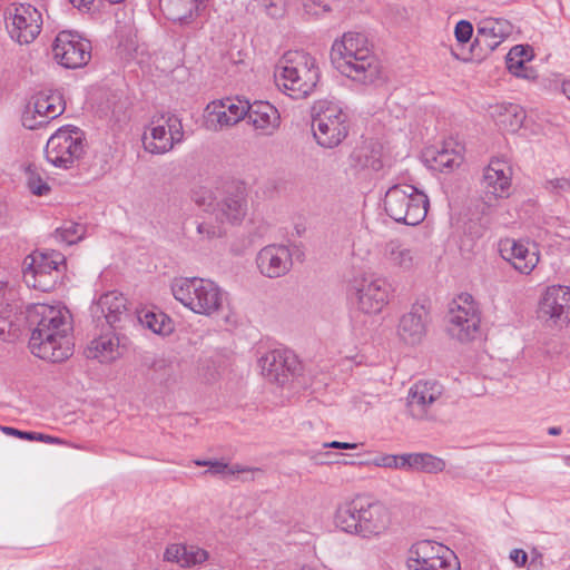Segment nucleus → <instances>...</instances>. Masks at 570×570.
<instances>
[{
	"mask_svg": "<svg viewBox=\"0 0 570 570\" xmlns=\"http://www.w3.org/2000/svg\"><path fill=\"white\" fill-rule=\"evenodd\" d=\"M26 320L31 331L29 348L42 360L58 363L72 355L71 315L68 309L47 304L27 307Z\"/></svg>",
	"mask_w": 570,
	"mask_h": 570,
	"instance_id": "nucleus-1",
	"label": "nucleus"
},
{
	"mask_svg": "<svg viewBox=\"0 0 570 570\" xmlns=\"http://www.w3.org/2000/svg\"><path fill=\"white\" fill-rule=\"evenodd\" d=\"M331 61L342 75L363 85L374 83L382 77V65L361 32H345L341 40H335Z\"/></svg>",
	"mask_w": 570,
	"mask_h": 570,
	"instance_id": "nucleus-2",
	"label": "nucleus"
},
{
	"mask_svg": "<svg viewBox=\"0 0 570 570\" xmlns=\"http://www.w3.org/2000/svg\"><path fill=\"white\" fill-rule=\"evenodd\" d=\"M276 85L294 99L309 96L320 81L316 59L305 51L286 52L277 66Z\"/></svg>",
	"mask_w": 570,
	"mask_h": 570,
	"instance_id": "nucleus-3",
	"label": "nucleus"
},
{
	"mask_svg": "<svg viewBox=\"0 0 570 570\" xmlns=\"http://www.w3.org/2000/svg\"><path fill=\"white\" fill-rule=\"evenodd\" d=\"M174 297L196 314L212 316L223 309L226 293L213 281L199 277L175 278Z\"/></svg>",
	"mask_w": 570,
	"mask_h": 570,
	"instance_id": "nucleus-4",
	"label": "nucleus"
},
{
	"mask_svg": "<svg viewBox=\"0 0 570 570\" xmlns=\"http://www.w3.org/2000/svg\"><path fill=\"white\" fill-rule=\"evenodd\" d=\"M429 198L413 185H394L384 197V209L396 223L416 226L426 217Z\"/></svg>",
	"mask_w": 570,
	"mask_h": 570,
	"instance_id": "nucleus-5",
	"label": "nucleus"
},
{
	"mask_svg": "<svg viewBox=\"0 0 570 570\" xmlns=\"http://www.w3.org/2000/svg\"><path fill=\"white\" fill-rule=\"evenodd\" d=\"M312 129L320 146L334 148L348 134V115L333 101L318 100L312 108Z\"/></svg>",
	"mask_w": 570,
	"mask_h": 570,
	"instance_id": "nucleus-6",
	"label": "nucleus"
},
{
	"mask_svg": "<svg viewBox=\"0 0 570 570\" xmlns=\"http://www.w3.org/2000/svg\"><path fill=\"white\" fill-rule=\"evenodd\" d=\"M66 269V257L57 250H36L24 259L23 279L42 292L55 289Z\"/></svg>",
	"mask_w": 570,
	"mask_h": 570,
	"instance_id": "nucleus-7",
	"label": "nucleus"
},
{
	"mask_svg": "<svg viewBox=\"0 0 570 570\" xmlns=\"http://www.w3.org/2000/svg\"><path fill=\"white\" fill-rule=\"evenodd\" d=\"M85 154L83 131L75 126L59 128L47 141L45 155L56 167L68 169Z\"/></svg>",
	"mask_w": 570,
	"mask_h": 570,
	"instance_id": "nucleus-8",
	"label": "nucleus"
},
{
	"mask_svg": "<svg viewBox=\"0 0 570 570\" xmlns=\"http://www.w3.org/2000/svg\"><path fill=\"white\" fill-rule=\"evenodd\" d=\"M481 313L469 294H462L450 305L448 331L460 342H469L480 335Z\"/></svg>",
	"mask_w": 570,
	"mask_h": 570,
	"instance_id": "nucleus-9",
	"label": "nucleus"
},
{
	"mask_svg": "<svg viewBox=\"0 0 570 570\" xmlns=\"http://www.w3.org/2000/svg\"><path fill=\"white\" fill-rule=\"evenodd\" d=\"M538 318L549 327H563L570 322V287H547L538 305Z\"/></svg>",
	"mask_w": 570,
	"mask_h": 570,
	"instance_id": "nucleus-10",
	"label": "nucleus"
},
{
	"mask_svg": "<svg viewBox=\"0 0 570 570\" xmlns=\"http://www.w3.org/2000/svg\"><path fill=\"white\" fill-rule=\"evenodd\" d=\"M353 288L357 307L366 314L380 313L393 293L386 278L372 275L355 279Z\"/></svg>",
	"mask_w": 570,
	"mask_h": 570,
	"instance_id": "nucleus-11",
	"label": "nucleus"
},
{
	"mask_svg": "<svg viewBox=\"0 0 570 570\" xmlns=\"http://www.w3.org/2000/svg\"><path fill=\"white\" fill-rule=\"evenodd\" d=\"M52 51L59 65L68 69H76L90 61L91 43L78 33L61 31L55 39Z\"/></svg>",
	"mask_w": 570,
	"mask_h": 570,
	"instance_id": "nucleus-12",
	"label": "nucleus"
},
{
	"mask_svg": "<svg viewBox=\"0 0 570 570\" xmlns=\"http://www.w3.org/2000/svg\"><path fill=\"white\" fill-rule=\"evenodd\" d=\"M443 394V386L436 381H419L409 391L407 411L415 420L433 421L438 414L434 409Z\"/></svg>",
	"mask_w": 570,
	"mask_h": 570,
	"instance_id": "nucleus-13",
	"label": "nucleus"
},
{
	"mask_svg": "<svg viewBox=\"0 0 570 570\" xmlns=\"http://www.w3.org/2000/svg\"><path fill=\"white\" fill-rule=\"evenodd\" d=\"M262 374L271 382L284 385L301 370L296 355L285 348H275L259 358Z\"/></svg>",
	"mask_w": 570,
	"mask_h": 570,
	"instance_id": "nucleus-14",
	"label": "nucleus"
},
{
	"mask_svg": "<svg viewBox=\"0 0 570 570\" xmlns=\"http://www.w3.org/2000/svg\"><path fill=\"white\" fill-rule=\"evenodd\" d=\"M512 24L504 19L489 18L480 22L472 43V52L479 59L494 51L512 32Z\"/></svg>",
	"mask_w": 570,
	"mask_h": 570,
	"instance_id": "nucleus-15",
	"label": "nucleus"
},
{
	"mask_svg": "<svg viewBox=\"0 0 570 570\" xmlns=\"http://www.w3.org/2000/svg\"><path fill=\"white\" fill-rule=\"evenodd\" d=\"M452 557V551L445 546L430 540L419 541L409 549L406 558L407 570H435Z\"/></svg>",
	"mask_w": 570,
	"mask_h": 570,
	"instance_id": "nucleus-16",
	"label": "nucleus"
},
{
	"mask_svg": "<svg viewBox=\"0 0 570 570\" xmlns=\"http://www.w3.org/2000/svg\"><path fill=\"white\" fill-rule=\"evenodd\" d=\"M65 111L62 96L58 91H40L33 97V111H26L22 125L28 129H37L59 117Z\"/></svg>",
	"mask_w": 570,
	"mask_h": 570,
	"instance_id": "nucleus-17",
	"label": "nucleus"
},
{
	"mask_svg": "<svg viewBox=\"0 0 570 570\" xmlns=\"http://www.w3.org/2000/svg\"><path fill=\"white\" fill-rule=\"evenodd\" d=\"M41 13L31 4H20L7 22V30L14 41L20 45L32 42L41 31Z\"/></svg>",
	"mask_w": 570,
	"mask_h": 570,
	"instance_id": "nucleus-18",
	"label": "nucleus"
},
{
	"mask_svg": "<svg viewBox=\"0 0 570 570\" xmlns=\"http://www.w3.org/2000/svg\"><path fill=\"white\" fill-rule=\"evenodd\" d=\"M511 188V168L503 159H491L484 169L481 179V189L485 204H491L498 198H505L510 194Z\"/></svg>",
	"mask_w": 570,
	"mask_h": 570,
	"instance_id": "nucleus-19",
	"label": "nucleus"
},
{
	"mask_svg": "<svg viewBox=\"0 0 570 570\" xmlns=\"http://www.w3.org/2000/svg\"><path fill=\"white\" fill-rule=\"evenodd\" d=\"M92 316L104 317L106 323L115 331L121 330L132 322L127 307V298L116 291L102 294L90 308Z\"/></svg>",
	"mask_w": 570,
	"mask_h": 570,
	"instance_id": "nucleus-20",
	"label": "nucleus"
},
{
	"mask_svg": "<svg viewBox=\"0 0 570 570\" xmlns=\"http://www.w3.org/2000/svg\"><path fill=\"white\" fill-rule=\"evenodd\" d=\"M248 101L239 98H226L212 101L206 107V124L209 129L218 130L224 126H233L246 116Z\"/></svg>",
	"mask_w": 570,
	"mask_h": 570,
	"instance_id": "nucleus-21",
	"label": "nucleus"
},
{
	"mask_svg": "<svg viewBox=\"0 0 570 570\" xmlns=\"http://www.w3.org/2000/svg\"><path fill=\"white\" fill-rule=\"evenodd\" d=\"M431 321L430 312L424 304L415 303L404 313L397 324V335L409 345H417L425 337Z\"/></svg>",
	"mask_w": 570,
	"mask_h": 570,
	"instance_id": "nucleus-22",
	"label": "nucleus"
},
{
	"mask_svg": "<svg viewBox=\"0 0 570 570\" xmlns=\"http://www.w3.org/2000/svg\"><path fill=\"white\" fill-rule=\"evenodd\" d=\"M360 510L362 511L361 515H363L360 524L362 538L380 535L389 528L391 513L383 502L362 495Z\"/></svg>",
	"mask_w": 570,
	"mask_h": 570,
	"instance_id": "nucleus-23",
	"label": "nucleus"
},
{
	"mask_svg": "<svg viewBox=\"0 0 570 570\" xmlns=\"http://www.w3.org/2000/svg\"><path fill=\"white\" fill-rule=\"evenodd\" d=\"M256 264L264 276L269 278L281 277L292 268V253L286 246L268 245L258 252Z\"/></svg>",
	"mask_w": 570,
	"mask_h": 570,
	"instance_id": "nucleus-24",
	"label": "nucleus"
},
{
	"mask_svg": "<svg viewBox=\"0 0 570 570\" xmlns=\"http://www.w3.org/2000/svg\"><path fill=\"white\" fill-rule=\"evenodd\" d=\"M214 210L217 219L222 222L227 220L233 224L240 222L247 212L245 188L239 185L230 186Z\"/></svg>",
	"mask_w": 570,
	"mask_h": 570,
	"instance_id": "nucleus-25",
	"label": "nucleus"
},
{
	"mask_svg": "<svg viewBox=\"0 0 570 570\" xmlns=\"http://www.w3.org/2000/svg\"><path fill=\"white\" fill-rule=\"evenodd\" d=\"M163 558L183 569H190L204 564L209 559V552L195 544L171 543L166 547Z\"/></svg>",
	"mask_w": 570,
	"mask_h": 570,
	"instance_id": "nucleus-26",
	"label": "nucleus"
},
{
	"mask_svg": "<svg viewBox=\"0 0 570 570\" xmlns=\"http://www.w3.org/2000/svg\"><path fill=\"white\" fill-rule=\"evenodd\" d=\"M255 129L264 134H272L279 126V114L277 109L267 101L248 102L246 116Z\"/></svg>",
	"mask_w": 570,
	"mask_h": 570,
	"instance_id": "nucleus-27",
	"label": "nucleus"
},
{
	"mask_svg": "<svg viewBox=\"0 0 570 570\" xmlns=\"http://www.w3.org/2000/svg\"><path fill=\"white\" fill-rule=\"evenodd\" d=\"M208 0H159L164 16L171 21L188 22L206 8Z\"/></svg>",
	"mask_w": 570,
	"mask_h": 570,
	"instance_id": "nucleus-28",
	"label": "nucleus"
},
{
	"mask_svg": "<svg viewBox=\"0 0 570 570\" xmlns=\"http://www.w3.org/2000/svg\"><path fill=\"white\" fill-rule=\"evenodd\" d=\"M362 503V495L355 497L353 500L341 504L335 513V523L344 532L362 537L360 530L362 511L360 504Z\"/></svg>",
	"mask_w": 570,
	"mask_h": 570,
	"instance_id": "nucleus-29",
	"label": "nucleus"
},
{
	"mask_svg": "<svg viewBox=\"0 0 570 570\" xmlns=\"http://www.w3.org/2000/svg\"><path fill=\"white\" fill-rule=\"evenodd\" d=\"M532 58V50L529 46H514L505 57V65L510 73L515 77L534 80L538 75L532 67L525 66V62Z\"/></svg>",
	"mask_w": 570,
	"mask_h": 570,
	"instance_id": "nucleus-30",
	"label": "nucleus"
},
{
	"mask_svg": "<svg viewBox=\"0 0 570 570\" xmlns=\"http://www.w3.org/2000/svg\"><path fill=\"white\" fill-rule=\"evenodd\" d=\"M120 337L116 334H105L92 340L86 350L88 358H96L101 363L116 360L119 355Z\"/></svg>",
	"mask_w": 570,
	"mask_h": 570,
	"instance_id": "nucleus-31",
	"label": "nucleus"
},
{
	"mask_svg": "<svg viewBox=\"0 0 570 570\" xmlns=\"http://www.w3.org/2000/svg\"><path fill=\"white\" fill-rule=\"evenodd\" d=\"M383 256L393 267L411 269L416 262V253L406 244L392 239L384 245Z\"/></svg>",
	"mask_w": 570,
	"mask_h": 570,
	"instance_id": "nucleus-32",
	"label": "nucleus"
},
{
	"mask_svg": "<svg viewBox=\"0 0 570 570\" xmlns=\"http://www.w3.org/2000/svg\"><path fill=\"white\" fill-rule=\"evenodd\" d=\"M142 144L145 150L150 154L160 155L173 149V142L170 141V137H168L166 126L160 116L153 118L150 132L144 134Z\"/></svg>",
	"mask_w": 570,
	"mask_h": 570,
	"instance_id": "nucleus-33",
	"label": "nucleus"
},
{
	"mask_svg": "<svg viewBox=\"0 0 570 570\" xmlns=\"http://www.w3.org/2000/svg\"><path fill=\"white\" fill-rule=\"evenodd\" d=\"M426 161L435 170H452L462 163L460 151L451 147V144H443L440 148L428 149L425 153Z\"/></svg>",
	"mask_w": 570,
	"mask_h": 570,
	"instance_id": "nucleus-34",
	"label": "nucleus"
},
{
	"mask_svg": "<svg viewBox=\"0 0 570 570\" xmlns=\"http://www.w3.org/2000/svg\"><path fill=\"white\" fill-rule=\"evenodd\" d=\"M381 156V146L379 144L368 142L353 150L351 161L360 168H368L379 171L383 168Z\"/></svg>",
	"mask_w": 570,
	"mask_h": 570,
	"instance_id": "nucleus-35",
	"label": "nucleus"
},
{
	"mask_svg": "<svg viewBox=\"0 0 570 570\" xmlns=\"http://www.w3.org/2000/svg\"><path fill=\"white\" fill-rule=\"evenodd\" d=\"M513 267L521 274H530L539 262V256L535 252H530L529 248L519 242H512L510 246V255L507 258Z\"/></svg>",
	"mask_w": 570,
	"mask_h": 570,
	"instance_id": "nucleus-36",
	"label": "nucleus"
},
{
	"mask_svg": "<svg viewBox=\"0 0 570 570\" xmlns=\"http://www.w3.org/2000/svg\"><path fill=\"white\" fill-rule=\"evenodd\" d=\"M525 117V110L521 106L508 104L500 107L497 122L502 129L515 132L522 127Z\"/></svg>",
	"mask_w": 570,
	"mask_h": 570,
	"instance_id": "nucleus-37",
	"label": "nucleus"
},
{
	"mask_svg": "<svg viewBox=\"0 0 570 570\" xmlns=\"http://www.w3.org/2000/svg\"><path fill=\"white\" fill-rule=\"evenodd\" d=\"M140 324L158 335H169L174 331V324L169 316L163 312L145 311L139 314Z\"/></svg>",
	"mask_w": 570,
	"mask_h": 570,
	"instance_id": "nucleus-38",
	"label": "nucleus"
},
{
	"mask_svg": "<svg viewBox=\"0 0 570 570\" xmlns=\"http://www.w3.org/2000/svg\"><path fill=\"white\" fill-rule=\"evenodd\" d=\"M195 464L198 466H208L204 474L222 475L224 478L234 476L236 473H245L258 471V469H249L239 464L228 465L223 461L196 460Z\"/></svg>",
	"mask_w": 570,
	"mask_h": 570,
	"instance_id": "nucleus-39",
	"label": "nucleus"
},
{
	"mask_svg": "<svg viewBox=\"0 0 570 570\" xmlns=\"http://www.w3.org/2000/svg\"><path fill=\"white\" fill-rule=\"evenodd\" d=\"M445 469V461L431 453H412L411 471L439 473Z\"/></svg>",
	"mask_w": 570,
	"mask_h": 570,
	"instance_id": "nucleus-40",
	"label": "nucleus"
},
{
	"mask_svg": "<svg viewBox=\"0 0 570 570\" xmlns=\"http://www.w3.org/2000/svg\"><path fill=\"white\" fill-rule=\"evenodd\" d=\"M85 233L86 228L83 225L69 220L56 229L53 237L59 243L73 245L82 239Z\"/></svg>",
	"mask_w": 570,
	"mask_h": 570,
	"instance_id": "nucleus-41",
	"label": "nucleus"
},
{
	"mask_svg": "<svg viewBox=\"0 0 570 570\" xmlns=\"http://www.w3.org/2000/svg\"><path fill=\"white\" fill-rule=\"evenodd\" d=\"M160 118L166 126L167 134L168 137H170L173 146L181 142L184 139V130L180 118L170 112L161 114Z\"/></svg>",
	"mask_w": 570,
	"mask_h": 570,
	"instance_id": "nucleus-42",
	"label": "nucleus"
},
{
	"mask_svg": "<svg viewBox=\"0 0 570 570\" xmlns=\"http://www.w3.org/2000/svg\"><path fill=\"white\" fill-rule=\"evenodd\" d=\"M26 175L28 187L33 195L45 196L49 193V185L41 178L35 165L27 166Z\"/></svg>",
	"mask_w": 570,
	"mask_h": 570,
	"instance_id": "nucleus-43",
	"label": "nucleus"
},
{
	"mask_svg": "<svg viewBox=\"0 0 570 570\" xmlns=\"http://www.w3.org/2000/svg\"><path fill=\"white\" fill-rule=\"evenodd\" d=\"M543 187L549 194L562 197L570 194V179L564 177L548 179Z\"/></svg>",
	"mask_w": 570,
	"mask_h": 570,
	"instance_id": "nucleus-44",
	"label": "nucleus"
},
{
	"mask_svg": "<svg viewBox=\"0 0 570 570\" xmlns=\"http://www.w3.org/2000/svg\"><path fill=\"white\" fill-rule=\"evenodd\" d=\"M10 301H4L0 303V336H2L7 331H10V327L13 324V307L9 303Z\"/></svg>",
	"mask_w": 570,
	"mask_h": 570,
	"instance_id": "nucleus-45",
	"label": "nucleus"
},
{
	"mask_svg": "<svg viewBox=\"0 0 570 570\" xmlns=\"http://www.w3.org/2000/svg\"><path fill=\"white\" fill-rule=\"evenodd\" d=\"M472 33H473V27H472V23L469 22L468 20H460L456 23L455 29H454V35H455L456 40L460 43L468 42L471 39Z\"/></svg>",
	"mask_w": 570,
	"mask_h": 570,
	"instance_id": "nucleus-46",
	"label": "nucleus"
},
{
	"mask_svg": "<svg viewBox=\"0 0 570 570\" xmlns=\"http://www.w3.org/2000/svg\"><path fill=\"white\" fill-rule=\"evenodd\" d=\"M331 0H303L304 9L307 13L318 14L331 10Z\"/></svg>",
	"mask_w": 570,
	"mask_h": 570,
	"instance_id": "nucleus-47",
	"label": "nucleus"
},
{
	"mask_svg": "<svg viewBox=\"0 0 570 570\" xmlns=\"http://www.w3.org/2000/svg\"><path fill=\"white\" fill-rule=\"evenodd\" d=\"M510 559L518 566L523 567L527 563L528 554L522 549H513L510 552Z\"/></svg>",
	"mask_w": 570,
	"mask_h": 570,
	"instance_id": "nucleus-48",
	"label": "nucleus"
},
{
	"mask_svg": "<svg viewBox=\"0 0 570 570\" xmlns=\"http://www.w3.org/2000/svg\"><path fill=\"white\" fill-rule=\"evenodd\" d=\"M397 465L396 469L411 471L412 466V453H404L396 455Z\"/></svg>",
	"mask_w": 570,
	"mask_h": 570,
	"instance_id": "nucleus-49",
	"label": "nucleus"
},
{
	"mask_svg": "<svg viewBox=\"0 0 570 570\" xmlns=\"http://www.w3.org/2000/svg\"><path fill=\"white\" fill-rule=\"evenodd\" d=\"M357 446H358L357 443L338 442V441H333V442L323 444V448H325V449L330 448V449H340V450H353V449H356Z\"/></svg>",
	"mask_w": 570,
	"mask_h": 570,
	"instance_id": "nucleus-50",
	"label": "nucleus"
},
{
	"mask_svg": "<svg viewBox=\"0 0 570 570\" xmlns=\"http://www.w3.org/2000/svg\"><path fill=\"white\" fill-rule=\"evenodd\" d=\"M376 465L396 469V465H397L396 455H384L381 459L376 460Z\"/></svg>",
	"mask_w": 570,
	"mask_h": 570,
	"instance_id": "nucleus-51",
	"label": "nucleus"
},
{
	"mask_svg": "<svg viewBox=\"0 0 570 570\" xmlns=\"http://www.w3.org/2000/svg\"><path fill=\"white\" fill-rule=\"evenodd\" d=\"M197 232L200 234V235H206L208 238H213L215 237L217 234H216V228L209 224H206V223H202L197 226Z\"/></svg>",
	"mask_w": 570,
	"mask_h": 570,
	"instance_id": "nucleus-52",
	"label": "nucleus"
},
{
	"mask_svg": "<svg viewBox=\"0 0 570 570\" xmlns=\"http://www.w3.org/2000/svg\"><path fill=\"white\" fill-rule=\"evenodd\" d=\"M38 442H43V443H48V444H65L66 442L59 438H56V436H52V435H49V434H45V433H39L38 434Z\"/></svg>",
	"mask_w": 570,
	"mask_h": 570,
	"instance_id": "nucleus-53",
	"label": "nucleus"
},
{
	"mask_svg": "<svg viewBox=\"0 0 570 570\" xmlns=\"http://www.w3.org/2000/svg\"><path fill=\"white\" fill-rule=\"evenodd\" d=\"M435 570H461L459 562L455 560V557L452 554L446 562L443 563L442 568H436Z\"/></svg>",
	"mask_w": 570,
	"mask_h": 570,
	"instance_id": "nucleus-54",
	"label": "nucleus"
},
{
	"mask_svg": "<svg viewBox=\"0 0 570 570\" xmlns=\"http://www.w3.org/2000/svg\"><path fill=\"white\" fill-rule=\"evenodd\" d=\"M12 291H9L7 283L0 282V303L12 299Z\"/></svg>",
	"mask_w": 570,
	"mask_h": 570,
	"instance_id": "nucleus-55",
	"label": "nucleus"
},
{
	"mask_svg": "<svg viewBox=\"0 0 570 570\" xmlns=\"http://www.w3.org/2000/svg\"><path fill=\"white\" fill-rule=\"evenodd\" d=\"M38 434H39V432L20 431L18 439L33 442V441H38Z\"/></svg>",
	"mask_w": 570,
	"mask_h": 570,
	"instance_id": "nucleus-56",
	"label": "nucleus"
},
{
	"mask_svg": "<svg viewBox=\"0 0 570 570\" xmlns=\"http://www.w3.org/2000/svg\"><path fill=\"white\" fill-rule=\"evenodd\" d=\"M0 431L2 433H4L6 435L19 438V434H20L21 430H18V429L12 428V426L0 425Z\"/></svg>",
	"mask_w": 570,
	"mask_h": 570,
	"instance_id": "nucleus-57",
	"label": "nucleus"
},
{
	"mask_svg": "<svg viewBox=\"0 0 570 570\" xmlns=\"http://www.w3.org/2000/svg\"><path fill=\"white\" fill-rule=\"evenodd\" d=\"M95 0H69V2L76 8H86L89 9L90 4L94 3Z\"/></svg>",
	"mask_w": 570,
	"mask_h": 570,
	"instance_id": "nucleus-58",
	"label": "nucleus"
},
{
	"mask_svg": "<svg viewBox=\"0 0 570 570\" xmlns=\"http://www.w3.org/2000/svg\"><path fill=\"white\" fill-rule=\"evenodd\" d=\"M562 92L570 100V80H566L562 82Z\"/></svg>",
	"mask_w": 570,
	"mask_h": 570,
	"instance_id": "nucleus-59",
	"label": "nucleus"
},
{
	"mask_svg": "<svg viewBox=\"0 0 570 570\" xmlns=\"http://www.w3.org/2000/svg\"><path fill=\"white\" fill-rule=\"evenodd\" d=\"M548 434L549 435H553V436L560 435L561 434V428H559V426H551V428L548 429Z\"/></svg>",
	"mask_w": 570,
	"mask_h": 570,
	"instance_id": "nucleus-60",
	"label": "nucleus"
},
{
	"mask_svg": "<svg viewBox=\"0 0 570 570\" xmlns=\"http://www.w3.org/2000/svg\"><path fill=\"white\" fill-rule=\"evenodd\" d=\"M297 570H315L314 568L309 567V566H303L301 567L299 569Z\"/></svg>",
	"mask_w": 570,
	"mask_h": 570,
	"instance_id": "nucleus-61",
	"label": "nucleus"
},
{
	"mask_svg": "<svg viewBox=\"0 0 570 570\" xmlns=\"http://www.w3.org/2000/svg\"><path fill=\"white\" fill-rule=\"evenodd\" d=\"M107 1L110 2V3L116 4V3L122 2L124 0H107Z\"/></svg>",
	"mask_w": 570,
	"mask_h": 570,
	"instance_id": "nucleus-62",
	"label": "nucleus"
},
{
	"mask_svg": "<svg viewBox=\"0 0 570 570\" xmlns=\"http://www.w3.org/2000/svg\"><path fill=\"white\" fill-rule=\"evenodd\" d=\"M483 230H484V228H482V230H480V232H476V233H475V234H476V236H478V237L482 236Z\"/></svg>",
	"mask_w": 570,
	"mask_h": 570,
	"instance_id": "nucleus-63",
	"label": "nucleus"
}]
</instances>
